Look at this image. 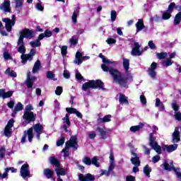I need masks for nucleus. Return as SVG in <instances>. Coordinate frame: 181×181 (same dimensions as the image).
<instances>
[{
    "instance_id": "1",
    "label": "nucleus",
    "mask_w": 181,
    "mask_h": 181,
    "mask_svg": "<svg viewBox=\"0 0 181 181\" xmlns=\"http://www.w3.org/2000/svg\"><path fill=\"white\" fill-rule=\"evenodd\" d=\"M101 68L103 71H105L106 73L109 72L110 74L112 75L115 83L119 85V87H122V88H128V81L132 80V76L129 75L125 76V74L120 72L118 69L108 67L105 64H103Z\"/></svg>"
},
{
    "instance_id": "2",
    "label": "nucleus",
    "mask_w": 181,
    "mask_h": 181,
    "mask_svg": "<svg viewBox=\"0 0 181 181\" xmlns=\"http://www.w3.org/2000/svg\"><path fill=\"white\" fill-rule=\"evenodd\" d=\"M35 37V32L33 30H30L29 28H24L20 31V36L18 37L17 45L18 47V52L21 54H25L26 53V47H25V41L23 39H32Z\"/></svg>"
},
{
    "instance_id": "3",
    "label": "nucleus",
    "mask_w": 181,
    "mask_h": 181,
    "mask_svg": "<svg viewBox=\"0 0 181 181\" xmlns=\"http://www.w3.org/2000/svg\"><path fill=\"white\" fill-rule=\"evenodd\" d=\"M89 88L93 90H102V91H106L105 84L100 79L90 80L82 85V90L87 91Z\"/></svg>"
},
{
    "instance_id": "4",
    "label": "nucleus",
    "mask_w": 181,
    "mask_h": 181,
    "mask_svg": "<svg viewBox=\"0 0 181 181\" xmlns=\"http://www.w3.org/2000/svg\"><path fill=\"white\" fill-rule=\"evenodd\" d=\"M149 145L158 155L162 153V147L158 144L156 141V138L153 137V134L151 133L149 134Z\"/></svg>"
},
{
    "instance_id": "5",
    "label": "nucleus",
    "mask_w": 181,
    "mask_h": 181,
    "mask_svg": "<svg viewBox=\"0 0 181 181\" xmlns=\"http://www.w3.org/2000/svg\"><path fill=\"white\" fill-rule=\"evenodd\" d=\"M26 136H28L29 142L33 141V127H30L28 131H24L23 136L21 139V144L26 142Z\"/></svg>"
},
{
    "instance_id": "6",
    "label": "nucleus",
    "mask_w": 181,
    "mask_h": 181,
    "mask_svg": "<svg viewBox=\"0 0 181 181\" xmlns=\"http://www.w3.org/2000/svg\"><path fill=\"white\" fill-rule=\"evenodd\" d=\"M15 120L13 119H11L8 120L7 124L4 128V135L5 136H12V128L13 127V124Z\"/></svg>"
},
{
    "instance_id": "7",
    "label": "nucleus",
    "mask_w": 181,
    "mask_h": 181,
    "mask_svg": "<svg viewBox=\"0 0 181 181\" xmlns=\"http://www.w3.org/2000/svg\"><path fill=\"white\" fill-rule=\"evenodd\" d=\"M20 173L23 179H26V177L30 176V171L29 170V164H23L21 168Z\"/></svg>"
},
{
    "instance_id": "8",
    "label": "nucleus",
    "mask_w": 181,
    "mask_h": 181,
    "mask_svg": "<svg viewBox=\"0 0 181 181\" xmlns=\"http://www.w3.org/2000/svg\"><path fill=\"white\" fill-rule=\"evenodd\" d=\"M23 118L27 121V124H30V122H35L36 121V117L33 112H25Z\"/></svg>"
},
{
    "instance_id": "9",
    "label": "nucleus",
    "mask_w": 181,
    "mask_h": 181,
    "mask_svg": "<svg viewBox=\"0 0 181 181\" xmlns=\"http://www.w3.org/2000/svg\"><path fill=\"white\" fill-rule=\"evenodd\" d=\"M2 21L6 23V29L7 32H12V26H15L16 21L8 18H2Z\"/></svg>"
},
{
    "instance_id": "10",
    "label": "nucleus",
    "mask_w": 181,
    "mask_h": 181,
    "mask_svg": "<svg viewBox=\"0 0 181 181\" xmlns=\"http://www.w3.org/2000/svg\"><path fill=\"white\" fill-rule=\"evenodd\" d=\"M36 81V76H31L30 72L27 74V79L25 83L27 86V88H33V84Z\"/></svg>"
},
{
    "instance_id": "11",
    "label": "nucleus",
    "mask_w": 181,
    "mask_h": 181,
    "mask_svg": "<svg viewBox=\"0 0 181 181\" xmlns=\"http://www.w3.org/2000/svg\"><path fill=\"white\" fill-rule=\"evenodd\" d=\"M156 69H158V64L155 62H152L151 64V68L148 69V75L151 78H156Z\"/></svg>"
},
{
    "instance_id": "12",
    "label": "nucleus",
    "mask_w": 181,
    "mask_h": 181,
    "mask_svg": "<svg viewBox=\"0 0 181 181\" xmlns=\"http://www.w3.org/2000/svg\"><path fill=\"white\" fill-rule=\"evenodd\" d=\"M131 155H133V156H134L132 157L130 159V161L132 162V165H134V166H141V160H139L138 154L132 150Z\"/></svg>"
},
{
    "instance_id": "13",
    "label": "nucleus",
    "mask_w": 181,
    "mask_h": 181,
    "mask_svg": "<svg viewBox=\"0 0 181 181\" xmlns=\"http://www.w3.org/2000/svg\"><path fill=\"white\" fill-rule=\"evenodd\" d=\"M140 48L139 42H134V47L131 52L132 56H141L143 51H140Z\"/></svg>"
},
{
    "instance_id": "14",
    "label": "nucleus",
    "mask_w": 181,
    "mask_h": 181,
    "mask_svg": "<svg viewBox=\"0 0 181 181\" xmlns=\"http://www.w3.org/2000/svg\"><path fill=\"white\" fill-rule=\"evenodd\" d=\"M78 179L80 181H94L95 180V176L90 173L86 174V176L83 174H78Z\"/></svg>"
},
{
    "instance_id": "15",
    "label": "nucleus",
    "mask_w": 181,
    "mask_h": 181,
    "mask_svg": "<svg viewBox=\"0 0 181 181\" xmlns=\"http://www.w3.org/2000/svg\"><path fill=\"white\" fill-rule=\"evenodd\" d=\"M0 9H1V11H4V12H8V13H11V12H12L11 10V1H4L0 5Z\"/></svg>"
},
{
    "instance_id": "16",
    "label": "nucleus",
    "mask_w": 181,
    "mask_h": 181,
    "mask_svg": "<svg viewBox=\"0 0 181 181\" xmlns=\"http://www.w3.org/2000/svg\"><path fill=\"white\" fill-rule=\"evenodd\" d=\"M136 33L141 32L142 29H146V30H148V27H146L145 24H144V18H140L138 20V22L136 23Z\"/></svg>"
},
{
    "instance_id": "17",
    "label": "nucleus",
    "mask_w": 181,
    "mask_h": 181,
    "mask_svg": "<svg viewBox=\"0 0 181 181\" xmlns=\"http://www.w3.org/2000/svg\"><path fill=\"white\" fill-rule=\"evenodd\" d=\"M111 115H105L104 117H98L97 119V123L98 124V125H100V124H105V122H111Z\"/></svg>"
},
{
    "instance_id": "18",
    "label": "nucleus",
    "mask_w": 181,
    "mask_h": 181,
    "mask_svg": "<svg viewBox=\"0 0 181 181\" xmlns=\"http://www.w3.org/2000/svg\"><path fill=\"white\" fill-rule=\"evenodd\" d=\"M25 0H14L15 2V8L17 13H21L22 8L23 6V2Z\"/></svg>"
},
{
    "instance_id": "19",
    "label": "nucleus",
    "mask_w": 181,
    "mask_h": 181,
    "mask_svg": "<svg viewBox=\"0 0 181 181\" xmlns=\"http://www.w3.org/2000/svg\"><path fill=\"white\" fill-rule=\"evenodd\" d=\"M43 175L47 179H52L53 176H54V170L50 168H45L43 170Z\"/></svg>"
},
{
    "instance_id": "20",
    "label": "nucleus",
    "mask_w": 181,
    "mask_h": 181,
    "mask_svg": "<svg viewBox=\"0 0 181 181\" xmlns=\"http://www.w3.org/2000/svg\"><path fill=\"white\" fill-rule=\"evenodd\" d=\"M95 131L98 132L99 136L101 138V139H107L108 138V136L107 135V132H105L104 129L98 127Z\"/></svg>"
},
{
    "instance_id": "21",
    "label": "nucleus",
    "mask_w": 181,
    "mask_h": 181,
    "mask_svg": "<svg viewBox=\"0 0 181 181\" xmlns=\"http://www.w3.org/2000/svg\"><path fill=\"white\" fill-rule=\"evenodd\" d=\"M54 172L57 173L58 177H60V176H65L66 175V171L64 170V168H62V165L55 168Z\"/></svg>"
},
{
    "instance_id": "22",
    "label": "nucleus",
    "mask_w": 181,
    "mask_h": 181,
    "mask_svg": "<svg viewBox=\"0 0 181 181\" xmlns=\"http://www.w3.org/2000/svg\"><path fill=\"white\" fill-rule=\"evenodd\" d=\"M9 170H11V173H16L18 169L13 167L6 168L4 173H3L2 179H6V177H8V173H9Z\"/></svg>"
},
{
    "instance_id": "23",
    "label": "nucleus",
    "mask_w": 181,
    "mask_h": 181,
    "mask_svg": "<svg viewBox=\"0 0 181 181\" xmlns=\"http://www.w3.org/2000/svg\"><path fill=\"white\" fill-rule=\"evenodd\" d=\"M49 163L55 168H59L60 165V161L54 156L49 157Z\"/></svg>"
},
{
    "instance_id": "24",
    "label": "nucleus",
    "mask_w": 181,
    "mask_h": 181,
    "mask_svg": "<svg viewBox=\"0 0 181 181\" xmlns=\"http://www.w3.org/2000/svg\"><path fill=\"white\" fill-rule=\"evenodd\" d=\"M180 133L179 131H175L173 133V144H177V142H180Z\"/></svg>"
},
{
    "instance_id": "25",
    "label": "nucleus",
    "mask_w": 181,
    "mask_h": 181,
    "mask_svg": "<svg viewBox=\"0 0 181 181\" xmlns=\"http://www.w3.org/2000/svg\"><path fill=\"white\" fill-rule=\"evenodd\" d=\"M69 142L71 143V145H72V148H74L75 149H77L78 146V144L77 143V136H72L69 139Z\"/></svg>"
},
{
    "instance_id": "26",
    "label": "nucleus",
    "mask_w": 181,
    "mask_h": 181,
    "mask_svg": "<svg viewBox=\"0 0 181 181\" xmlns=\"http://www.w3.org/2000/svg\"><path fill=\"white\" fill-rule=\"evenodd\" d=\"M80 15V8H76L72 15V22L77 23V17Z\"/></svg>"
},
{
    "instance_id": "27",
    "label": "nucleus",
    "mask_w": 181,
    "mask_h": 181,
    "mask_svg": "<svg viewBox=\"0 0 181 181\" xmlns=\"http://www.w3.org/2000/svg\"><path fill=\"white\" fill-rule=\"evenodd\" d=\"M143 172L147 177H151V172H152V168L149 167V165H146L143 169Z\"/></svg>"
},
{
    "instance_id": "28",
    "label": "nucleus",
    "mask_w": 181,
    "mask_h": 181,
    "mask_svg": "<svg viewBox=\"0 0 181 181\" xmlns=\"http://www.w3.org/2000/svg\"><path fill=\"white\" fill-rule=\"evenodd\" d=\"M119 101L120 104H129V102L128 101V97H126L125 95L122 93H119Z\"/></svg>"
},
{
    "instance_id": "29",
    "label": "nucleus",
    "mask_w": 181,
    "mask_h": 181,
    "mask_svg": "<svg viewBox=\"0 0 181 181\" xmlns=\"http://www.w3.org/2000/svg\"><path fill=\"white\" fill-rule=\"evenodd\" d=\"M177 146H179L178 144H174L170 146H165V148H166L167 152H174V151H176L177 149Z\"/></svg>"
},
{
    "instance_id": "30",
    "label": "nucleus",
    "mask_w": 181,
    "mask_h": 181,
    "mask_svg": "<svg viewBox=\"0 0 181 181\" xmlns=\"http://www.w3.org/2000/svg\"><path fill=\"white\" fill-rule=\"evenodd\" d=\"M22 110H23V105H22V103L21 102H19L15 106L14 110L12 113V115H13V114H17V112H18V111H22Z\"/></svg>"
},
{
    "instance_id": "31",
    "label": "nucleus",
    "mask_w": 181,
    "mask_h": 181,
    "mask_svg": "<svg viewBox=\"0 0 181 181\" xmlns=\"http://www.w3.org/2000/svg\"><path fill=\"white\" fill-rule=\"evenodd\" d=\"M163 168L164 170H168V172H171V170H174V172H176V168H175V166H170V165H169V163L168 162H165L163 163Z\"/></svg>"
},
{
    "instance_id": "32",
    "label": "nucleus",
    "mask_w": 181,
    "mask_h": 181,
    "mask_svg": "<svg viewBox=\"0 0 181 181\" xmlns=\"http://www.w3.org/2000/svg\"><path fill=\"white\" fill-rule=\"evenodd\" d=\"M181 22V11L177 13L174 18V25L177 26V25H180Z\"/></svg>"
},
{
    "instance_id": "33",
    "label": "nucleus",
    "mask_w": 181,
    "mask_h": 181,
    "mask_svg": "<svg viewBox=\"0 0 181 181\" xmlns=\"http://www.w3.org/2000/svg\"><path fill=\"white\" fill-rule=\"evenodd\" d=\"M69 42L71 46H76L78 43V35H74L69 40Z\"/></svg>"
},
{
    "instance_id": "34",
    "label": "nucleus",
    "mask_w": 181,
    "mask_h": 181,
    "mask_svg": "<svg viewBox=\"0 0 181 181\" xmlns=\"http://www.w3.org/2000/svg\"><path fill=\"white\" fill-rule=\"evenodd\" d=\"M144 127V123H140V125L132 126L130 127L131 132H137L139 129H142Z\"/></svg>"
},
{
    "instance_id": "35",
    "label": "nucleus",
    "mask_w": 181,
    "mask_h": 181,
    "mask_svg": "<svg viewBox=\"0 0 181 181\" xmlns=\"http://www.w3.org/2000/svg\"><path fill=\"white\" fill-rule=\"evenodd\" d=\"M170 18H172V13L168 10L163 12L162 15V19H163V21H168V19H170Z\"/></svg>"
},
{
    "instance_id": "36",
    "label": "nucleus",
    "mask_w": 181,
    "mask_h": 181,
    "mask_svg": "<svg viewBox=\"0 0 181 181\" xmlns=\"http://www.w3.org/2000/svg\"><path fill=\"white\" fill-rule=\"evenodd\" d=\"M33 129L35 132H42L43 131V126L40 124V123H37L33 126Z\"/></svg>"
},
{
    "instance_id": "37",
    "label": "nucleus",
    "mask_w": 181,
    "mask_h": 181,
    "mask_svg": "<svg viewBox=\"0 0 181 181\" xmlns=\"http://www.w3.org/2000/svg\"><path fill=\"white\" fill-rule=\"evenodd\" d=\"M123 67L125 71H128V70H129V59L127 58L123 59Z\"/></svg>"
},
{
    "instance_id": "38",
    "label": "nucleus",
    "mask_w": 181,
    "mask_h": 181,
    "mask_svg": "<svg viewBox=\"0 0 181 181\" xmlns=\"http://www.w3.org/2000/svg\"><path fill=\"white\" fill-rule=\"evenodd\" d=\"M40 66H41V62L40 60H37L33 68V73H36V71H37V70H39L40 69Z\"/></svg>"
},
{
    "instance_id": "39",
    "label": "nucleus",
    "mask_w": 181,
    "mask_h": 181,
    "mask_svg": "<svg viewBox=\"0 0 181 181\" xmlns=\"http://www.w3.org/2000/svg\"><path fill=\"white\" fill-rule=\"evenodd\" d=\"M171 107L175 112H177V111H179V109L180 108V105H177V101L176 100L173 101Z\"/></svg>"
},
{
    "instance_id": "40",
    "label": "nucleus",
    "mask_w": 181,
    "mask_h": 181,
    "mask_svg": "<svg viewBox=\"0 0 181 181\" xmlns=\"http://www.w3.org/2000/svg\"><path fill=\"white\" fill-rule=\"evenodd\" d=\"M82 162L85 165H87V166H91V158L88 156L83 157Z\"/></svg>"
},
{
    "instance_id": "41",
    "label": "nucleus",
    "mask_w": 181,
    "mask_h": 181,
    "mask_svg": "<svg viewBox=\"0 0 181 181\" xmlns=\"http://www.w3.org/2000/svg\"><path fill=\"white\" fill-rule=\"evenodd\" d=\"M6 74H8L10 77H17L18 74L15 72V71H11V68H8L6 71Z\"/></svg>"
},
{
    "instance_id": "42",
    "label": "nucleus",
    "mask_w": 181,
    "mask_h": 181,
    "mask_svg": "<svg viewBox=\"0 0 181 181\" xmlns=\"http://www.w3.org/2000/svg\"><path fill=\"white\" fill-rule=\"evenodd\" d=\"M62 121H64V124H66L68 127H70V125H71V122H70V117L69 116V114H66L65 117L62 118Z\"/></svg>"
},
{
    "instance_id": "43",
    "label": "nucleus",
    "mask_w": 181,
    "mask_h": 181,
    "mask_svg": "<svg viewBox=\"0 0 181 181\" xmlns=\"http://www.w3.org/2000/svg\"><path fill=\"white\" fill-rule=\"evenodd\" d=\"M91 165H94L96 168H100V163H98V158L96 156H94L91 159Z\"/></svg>"
},
{
    "instance_id": "44",
    "label": "nucleus",
    "mask_w": 181,
    "mask_h": 181,
    "mask_svg": "<svg viewBox=\"0 0 181 181\" xmlns=\"http://www.w3.org/2000/svg\"><path fill=\"white\" fill-rule=\"evenodd\" d=\"M30 45L31 47H40V46H42V43H40V42H38L37 40H36L35 41H31L30 42Z\"/></svg>"
},
{
    "instance_id": "45",
    "label": "nucleus",
    "mask_w": 181,
    "mask_h": 181,
    "mask_svg": "<svg viewBox=\"0 0 181 181\" xmlns=\"http://www.w3.org/2000/svg\"><path fill=\"white\" fill-rule=\"evenodd\" d=\"M13 95V90H8V92H5L3 96V99L5 100L6 98H11V97Z\"/></svg>"
},
{
    "instance_id": "46",
    "label": "nucleus",
    "mask_w": 181,
    "mask_h": 181,
    "mask_svg": "<svg viewBox=\"0 0 181 181\" xmlns=\"http://www.w3.org/2000/svg\"><path fill=\"white\" fill-rule=\"evenodd\" d=\"M176 8V3L175 2H172L169 4L168 8V11L171 13L173 12V10Z\"/></svg>"
},
{
    "instance_id": "47",
    "label": "nucleus",
    "mask_w": 181,
    "mask_h": 181,
    "mask_svg": "<svg viewBox=\"0 0 181 181\" xmlns=\"http://www.w3.org/2000/svg\"><path fill=\"white\" fill-rule=\"evenodd\" d=\"M156 56H157L158 59H159V60H162L168 56V53H166V52L157 53Z\"/></svg>"
},
{
    "instance_id": "48",
    "label": "nucleus",
    "mask_w": 181,
    "mask_h": 181,
    "mask_svg": "<svg viewBox=\"0 0 181 181\" xmlns=\"http://www.w3.org/2000/svg\"><path fill=\"white\" fill-rule=\"evenodd\" d=\"M110 18L112 22H115V20L117 19V11L112 10L110 13Z\"/></svg>"
},
{
    "instance_id": "49",
    "label": "nucleus",
    "mask_w": 181,
    "mask_h": 181,
    "mask_svg": "<svg viewBox=\"0 0 181 181\" xmlns=\"http://www.w3.org/2000/svg\"><path fill=\"white\" fill-rule=\"evenodd\" d=\"M53 35V32L49 29L45 30V33H44V36H45V37H52V36Z\"/></svg>"
},
{
    "instance_id": "50",
    "label": "nucleus",
    "mask_w": 181,
    "mask_h": 181,
    "mask_svg": "<svg viewBox=\"0 0 181 181\" xmlns=\"http://www.w3.org/2000/svg\"><path fill=\"white\" fill-rule=\"evenodd\" d=\"M66 111L68 112V114H76L77 109L74 107H66Z\"/></svg>"
},
{
    "instance_id": "51",
    "label": "nucleus",
    "mask_w": 181,
    "mask_h": 181,
    "mask_svg": "<svg viewBox=\"0 0 181 181\" xmlns=\"http://www.w3.org/2000/svg\"><path fill=\"white\" fill-rule=\"evenodd\" d=\"M21 63L22 64H26L28 63V58L26 57V54H23L21 55Z\"/></svg>"
},
{
    "instance_id": "52",
    "label": "nucleus",
    "mask_w": 181,
    "mask_h": 181,
    "mask_svg": "<svg viewBox=\"0 0 181 181\" xmlns=\"http://www.w3.org/2000/svg\"><path fill=\"white\" fill-rule=\"evenodd\" d=\"M64 141H66V138L64 136H62L57 141V146H62V145L64 144Z\"/></svg>"
},
{
    "instance_id": "53",
    "label": "nucleus",
    "mask_w": 181,
    "mask_h": 181,
    "mask_svg": "<svg viewBox=\"0 0 181 181\" xmlns=\"http://www.w3.org/2000/svg\"><path fill=\"white\" fill-rule=\"evenodd\" d=\"M62 93H63V88L62 86H57L55 90L56 95H62Z\"/></svg>"
},
{
    "instance_id": "54",
    "label": "nucleus",
    "mask_w": 181,
    "mask_h": 181,
    "mask_svg": "<svg viewBox=\"0 0 181 181\" xmlns=\"http://www.w3.org/2000/svg\"><path fill=\"white\" fill-rule=\"evenodd\" d=\"M106 42H107V45H115V43H117V40L112 38V37H109V38H107Z\"/></svg>"
},
{
    "instance_id": "55",
    "label": "nucleus",
    "mask_w": 181,
    "mask_h": 181,
    "mask_svg": "<svg viewBox=\"0 0 181 181\" xmlns=\"http://www.w3.org/2000/svg\"><path fill=\"white\" fill-rule=\"evenodd\" d=\"M61 54L63 56H66V54H67V46L64 45L61 48Z\"/></svg>"
},
{
    "instance_id": "56",
    "label": "nucleus",
    "mask_w": 181,
    "mask_h": 181,
    "mask_svg": "<svg viewBox=\"0 0 181 181\" xmlns=\"http://www.w3.org/2000/svg\"><path fill=\"white\" fill-rule=\"evenodd\" d=\"M47 78H49L50 80H53L54 78V74L51 71L47 72Z\"/></svg>"
},
{
    "instance_id": "57",
    "label": "nucleus",
    "mask_w": 181,
    "mask_h": 181,
    "mask_svg": "<svg viewBox=\"0 0 181 181\" xmlns=\"http://www.w3.org/2000/svg\"><path fill=\"white\" fill-rule=\"evenodd\" d=\"M36 9L40 11H45V7L42 5V3H37L35 6Z\"/></svg>"
},
{
    "instance_id": "58",
    "label": "nucleus",
    "mask_w": 181,
    "mask_h": 181,
    "mask_svg": "<svg viewBox=\"0 0 181 181\" xmlns=\"http://www.w3.org/2000/svg\"><path fill=\"white\" fill-rule=\"evenodd\" d=\"M3 56L5 60H11L12 59V56H11L8 52H4Z\"/></svg>"
},
{
    "instance_id": "59",
    "label": "nucleus",
    "mask_w": 181,
    "mask_h": 181,
    "mask_svg": "<svg viewBox=\"0 0 181 181\" xmlns=\"http://www.w3.org/2000/svg\"><path fill=\"white\" fill-rule=\"evenodd\" d=\"M5 147H1L0 148V158L2 159L5 158Z\"/></svg>"
},
{
    "instance_id": "60",
    "label": "nucleus",
    "mask_w": 181,
    "mask_h": 181,
    "mask_svg": "<svg viewBox=\"0 0 181 181\" xmlns=\"http://www.w3.org/2000/svg\"><path fill=\"white\" fill-rule=\"evenodd\" d=\"M148 47H150V49H151V50H153V49H156V45H155V43H153V41L150 40L148 42Z\"/></svg>"
},
{
    "instance_id": "61",
    "label": "nucleus",
    "mask_w": 181,
    "mask_h": 181,
    "mask_svg": "<svg viewBox=\"0 0 181 181\" xmlns=\"http://www.w3.org/2000/svg\"><path fill=\"white\" fill-rule=\"evenodd\" d=\"M160 159V156H155L152 158L153 163H158V161Z\"/></svg>"
},
{
    "instance_id": "62",
    "label": "nucleus",
    "mask_w": 181,
    "mask_h": 181,
    "mask_svg": "<svg viewBox=\"0 0 181 181\" xmlns=\"http://www.w3.org/2000/svg\"><path fill=\"white\" fill-rule=\"evenodd\" d=\"M110 173L108 170H101V173L100 175V176H104V175L105 176H110Z\"/></svg>"
},
{
    "instance_id": "63",
    "label": "nucleus",
    "mask_w": 181,
    "mask_h": 181,
    "mask_svg": "<svg viewBox=\"0 0 181 181\" xmlns=\"http://www.w3.org/2000/svg\"><path fill=\"white\" fill-rule=\"evenodd\" d=\"M175 119H177V121H181V112H177V113H175Z\"/></svg>"
},
{
    "instance_id": "64",
    "label": "nucleus",
    "mask_w": 181,
    "mask_h": 181,
    "mask_svg": "<svg viewBox=\"0 0 181 181\" xmlns=\"http://www.w3.org/2000/svg\"><path fill=\"white\" fill-rule=\"evenodd\" d=\"M126 181H136L135 177L132 175H127L126 177Z\"/></svg>"
}]
</instances>
